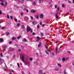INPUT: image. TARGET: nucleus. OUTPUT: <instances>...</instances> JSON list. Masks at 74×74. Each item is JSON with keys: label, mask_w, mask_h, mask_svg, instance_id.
<instances>
[{"label": "nucleus", "mask_w": 74, "mask_h": 74, "mask_svg": "<svg viewBox=\"0 0 74 74\" xmlns=\"http://www.w3.org/2000/svg\"><path fill=\"white\" fill-rule=\"evenodd\" d=\"M29 31H30L31 33H33V30L31 29L30 27L28 25H27V33L29 32Z\"/></svg>", "instance_id": "1"}, {"label": "nucleus", "mask_w": 74, "mask_h": 74, "mask_svg": "<svg viewBox=\"0 0 74 74\" xmlns=\"http://www.w3.org/2000/svg\"><path fill=\"white\" fill-rule=\"evenodd\" d=\"M24 63L25 64H26L27 66H28V67H30V63H29V61H25L24 62Z\"/></svg>", "instance_id": "2"}, {"label": "nucleus", "mask_w": 74, "mask_h": 74, "mask_svg": "<svg viewBox=\"0 0 74 74\" xmlns=\"http://www.w3.org/2000/svg\"><path fill=\"white\" fill-rule=\"evenodd\" d=\"M22 60L23 62H24V59H25V56L23 55L21 57Z\"/></svg>", "instance_id": "3"}, {"label": "nucleus", "mask_w": 74, "mask_h": 74, "mask_svg": "<svg viewBox=\"0 0 74 74\" xmlns=\"http://www.w3.org/2000/svg\"><path fill=\"white\" fill-rule=\"evenodd\" d=\"M58 14H59V12H57L55 14V15H56L55 16L56 18H58L59 17Z\"/></svg>", "instance_id": "4"}, {"label": "nucleus", "mask_w": 74, "mask_h": 74, "mask_svg": "<svg viewBox=\"0 0 74 74\" xmlns=\"http://www.w3.org/2000/svg\"><path fill=\"white\" fill-rule=\"evenodd\" d=\"M4 61V60L2 58H0V63L1 64H3V62Z\"/></svg>", "instance_id": "5"}, {"label": "nucleus", "mask_w": 74, "mask_h": 74, "mask_svg": "<svg viewBox=\"0 0 74 74\" xmlns=\"http://www.w3.org/2000/svg\"><path fill=\"white\" fill-rule=\"evenodd\" d=\"M43 17H44V14H41L40 15V18L41 19L43 18Z\"/></svg>", "instance_id": "6"}, {"label": "nucleus", "mask_w": 74, "mask_h": 74, "mask_svg": "<svg viewBox=\"0 0 74 74\" xmlns=\"http://www.w3.org/2000/svg\"><path fill=\"white\" fill-rule=\"evenodd\" d=\"M42 73L43 72H42V71L41 70H40L39 71V72H38V73L39 74H42Z\"/></svg>", "instance_id": "7"}, {"label": "nucleus", "mask_w": 74, "mask_h": 74, "mask_svg": "<svg viewBox=\"0 0 74 74\" xmlns=\"http://www.w3.org/2000/svg\"><path fill=\"white\" fill-rule=\"evenodd\" d=\"M22 41H23V42H26V41H27V40H26V38H24L22 40Z\"/></svg>", "instance_id": "8"}, {"label": "nucleus", "mask_w": 74, "mask_h": 74, "mask_svg": "<svg viewBox=\"0 0 74 74\" xmlns=\"http://www.w3.org/2000/svg\"><path fill=\"white\" fill-rule=\"evenodd\" d=\"M49 51V49H47V50H46L45 52L46 53H47V55H48L49 54V52H48V51Z\"/></svg>", "instance_id": "9"}, {"label": "nucleus", "mask_w": 74, "mask_h": 74, "mask_svg": "<svg viewBox=\"0 0 74 74\" xmlns=\"http://www.w3.org/2000/svg\"><path fill=\"white\" fill-rule=\"evenodd\" d=\"M31 13H35V12H36V11H35L34 10H31Z\"/></svg>", "instance_id": "10"}, {"label": "nucleus", "mask_w": 74, "mask_h": 74, "mask_svg": "<svg viewBox=\"0 0 74 74\" xmlns=\"http://www.w3.org/2000/svg\"><path fill=\"white\" fill-rule=\"evenodd\" d=\"M32 23L33 25H35L36 23V22L35 21H33L32 22Z\"/></svg>", "instance_id": "11"}, {"label": "nucleus", "mask_w": 74, "mask_h": 74, "mask_svg": "<svg viewBox=\"0 0 74 74\" xmlns=\"http://www.w3.org/2000/svg\"><path fill=\"white\" fill-rule=\"evenodd\" d=\"M3 41H4V39L1 38H0V42H2Z\"/></svg>", "instance_id": "12"}, {"label": "nucleus", "mask_w": 74, "mask_h": 74, "mask_svg": "<svg viewBox=\"0 0 74 74\" xmlns=\"http://www.w3.org/2000/svg\"><path fill=\"white\" fill-rule=\"evenodd\" d=\"M57 48H56V54H57V53H58V52H59V51H58V49H57Z\"/></svg>", "instance_id": "13"}, {"label": "nucleus", "mask_w": 74, "mask_h": 74, "mask_svg": "<svg viewBox=\"0 0 74 74\" xmlns=\"http://www.w3.org/2000/svg\"><path fill=\"white\" fill-rule=\"evenodd\" d=\"M14 50H15V49H13L10 50L9 51H10V52H11V51H14Z\"/></svg>", "instance_id": "14"}, {"label": "nucleus", "mask_w": 74, "mask_h": 74, "mask_svg": "<svg viewBox=\"0 0 74 74\" xmlns=\"http://www.w3.org/2000/svg\"><path fill=\"white\" fill-rule=\"evenodd\" d=\"M64 74H67V72H66V70H65L64 71Z\"/></svg>", "instance_id": "15"}, {"label": "nucleus", "mask_w": 74, "mask_h": 74, "mask_svg": "<svg viewBox=\"0 0 74 74\" xmlns=\"http://www.w3.org/2000/svg\"><path fill=\"white\" fill-rule=\"evenodd\" d=\"M36 2H33V4L34 5H36Z\"/></svg>", "instance_id": "16"}, {"label": "nucleus", "mask_w": 74, "mask_h": 74, "mask_svg": "<svg viewBox=\"0 0 74 74\" xmlns=\"http://www.w3.org/2000/svg\"><path fill=\"white\" fill-rule=\"evenodd\" d=\"M62 60L63 62H64V61H65V60H66V59H65V58H63L62 59Z\"/></svg>", "instance_id": "17"}, {"label": "nucleus", "mask_w": 74, "mask_h": 74, "mask_svg": "<svg viewBox=\"0 0 74 74\" xmlns=\"http://www.w3.org/2000/svg\"><path fill=\"white\" fill-rule=\"evenodd\" d=\"M55 69L56 71H58V70H59V68H56Z\"/></svg>", "instance_id": "18"}, {"label": "nucleus", "mask_w": 74, "mask_h": 74, "mask_svg": "<svg viewBox=\"0 0 74 74\" xmlns=\"http://www.w3.org/2000/svg\"><path fill=\"white\" fill-rule=\"evenodd\" d=\"M10 34V33L8 32H7L6 33V34L7 35V36H8V35H9Z\"/></svg>", "instance_id": "19"}, {"label": "nucleus", "mask_w": 74, "mask_h": 74, "mask_svg": "<svg viewBox=\"0 0 74 74\" xmlns=\"http://www.w3.org/2000/svg\"><path fill=\"white\" fill-rule=\"evenodd\" d=\"M21 36H19L17 38V39H19L21 38Z\"/></svg>", "instance_id": "20"}, {"label": "nucleus", "mask_w": 74, "mask_h": 74, "mask_svg": "<svg viewBox=\"0 0 74 74\" xmlns=\"http://www.w3.org/2000/svg\"><path fill=\"white\" fill-rule=\"evenodd\" d=\"M7 46H4L3 47V49H5L6 48H7Z\"/></svg>", "instance_id": "21"}, {"label": "nucleus", "mask_w": 74, "mask_h": 74, "mask_svg": "<svg viewBox=\"0 0 74 74\" xmlns=\"http://www.w3.org/2000/svg\"><path fill=\"white\" fill-rule=\"evenodd\" d=\"M3 68H4V70H5V69H7V66H6V65H5V67H3Z\"/></svg>", "instance_id": "22"}, {"label": "nucleus", "mask_w": 74, "mask_h": 74, "mask_svg": "<svg viewBox=\"0 0 74 74\" xmlns=\"http://www.w3.org/2000/svg\"><path fill=\"white\" fill-rule=\"evenodd\" d=\"M12 40H16V38L15 37H13L12 38Z\"/></svg>", "instance_id": "23"}, {"label": "nucleus", "mask_w": 74, "mask_h": 74, "mask_svg": "<svg viewBox=\"0 0 74 74\" xmlns=\"http://www.w3.org/2000/svg\"><path fill=\"white\" fill-rule=\"evenodd\" d=\"M29 59V60H30V61H32V60H33V58H30Z\"/></svg>", "instance_id": "24"}, {"label": "nucleus", "mask_w": 74, "mask_h": 74, "mask_svg": "<svg viewBox=\"0 0 74 74\" xmlns=\"http://www.w3.org/2000/svg\"><path fill=\"white\" fill-rule=\"evenodd\" d=\"M22 28L23 29H25V26L24 25H23L22 27Z\"/></svg>", "instance_id": "25"}, {"label": "nucleus", "mask_w": 74, "mask_h": 74, "mask_svg": "<svg viewBox=\"0 0 74 74\" xmlns=\"http://www.w3.org/2000/svg\"><path fill=\"white\" fill-rule=\"evenodd\" d=\"M7 18L8 19H9L10 18V16H9V15H7Z\"/></svg>", "instance_id": "26"}, {"label": "nucleus", "mask_w": 74, "mask_h": 74, "mask_svg": "<svg viewBox=\"0 0 74 74\" xmlns=\"http://www.w3.org/2000/svg\"><path fill=\"white\" fill-rule=\"evenodd\" d=\"M0 56L1 57H2V56H3V53H1L0 54Z\"/></svg>", "instance_id": "27"}, {"label": "nucleus", "mask_w": 74, "mask_h": 74, "mask_svg": "<svg viewBox=\"0 0 74 74\" xmlns=\"http://www.w3.org/2000/svg\"><path fill=\"white\" fill-rule=\"evenodd\" d=\"M62 7L63 8H64V4H62Z\"/></svg>", "instance_id": "28"}, {"label": "nucleus", "mask_w": 74, "mask_h": 74, "mask_svg": "<svg viewBox=\"0 0 74 74\" xmlns=\"http://www.w3.org/2000/svg\"><path fill=\"white\" fill-rule=\"evenodd\" d=\"M14 20L16 22H17V19L16 18H14Z\"/></svg>", "instance_id": "29"}, {"label": "nucleus", "mask_w": 74, "mask_h": 74, "mask_svg": "<svg viewBox=\"0 0 74 74\" xmlns=\"http://www.w3.org/2000/svg\"><path fill=\"white\" fill-rule=\"evenodd\" d=\"M17 26H20V24L19 23H18L17 25Z\"/></svg>", "instance_id": "30"}, {"label": "nucleus", "mask_w": 74, "mask_h": 74, "mask_svg": "<svg viewBox=\"0 0 74 74\" xmlns=\"http://www.w3.org/2000/svg\"><path fill=\"white\" fill-rule=\"evenodd\" d=\"M38 29H39L40 28V26L39 25H38L37 26Z\"/></svg>", "instance_id": "31"}, {"label": "nucleus", "mask_w": 74, "mask_h": 74, "mask_svg": "<svg viewBox=\"0 0 74 74\" xmlns=\"http://www.w3.org/2000/svg\"><path fill=\"white\" fill-rule=\"evenodd\" d=\"M36 65H38V62H36Z\"/></svg>", "instance_id": "32"}, {"label": "nucleus", "mask_w": 74, "mask_h": 74, "mask_svg": "<svg viewBox=\"0 0 74 74\" xmlns=\"http://www.w3.org/2000/svg\"><path fill=\"white\" fill-rule=\"evenodd\" d=\"M1 5H2V6L4 5V3H1Z\"/></svg>", "instance_id": "33"}, {"label": "nucleus", "mask_w": 74, "mask_h": 74, "mask_svg": "<svg viewBox=\"0 0 74 74\" xmlns=\"http://www.w3.org/2000/svg\"><path fill=\"white\" fill-rule=\"evenodd\" d=\"M10 71L11 72H12V73H14V71L12 70H10Z\"/></svg>", "instance_id": "34"}, {"label": "nucleus", "mask_w": 74, "mask_h": 74, "mask_svg": "<svg viewBox=\"0 0 74 74\" xmlns=\"http://www.w3.org/2000/svg\"><path fill=\"white\" fill-rule=\"evenodd\" d=\"M21 3H24V0H22Z\"/></svg>", "instance_id": "35"}, {"label": "nucleus", "mask_w": 74, "mask_h": 74, "mask_svg": "<svg viewBox=\"0 0 74 74\" xmlns=\"http://www.w3.org/2000/svg\"><path fill=\"white\" fill-rule=\"evenodd\" d=\"M41 46V44H39L38 45V47H40Z\"/></svg>", "instance_id": "36"}, {"label": "nucleus", "mask_w": 74, "mask_h": 74, "mask_svg": "<svg viewBox=\"0 0 74 74\" xmlns=\"http://www.w3.org/2000/svg\"><path fill=\"white\" fill-rule=\"evenodd\" d=\"M51 55H53V56H54L55 54H54V53H51Z\"/></svg>", "instance_id": "37"}, {"label": "nucleus", "mask_w": 74, "mask_h": 74, "mask_svg": "<svg viewBox=\"0 0 74 74\" xmlns=\"http://www.w3.org/2000/svg\"><path fill=\"white\" fill-rule=\"evenodd\" d=\"M5 29V27H2V29Z\"/></svg>", "instance_id": "38"}, {"label": "nucleus", "mask_w": 74, "mask_h": 74, "mask_svg": "<svg viewBox=\"0 0 74 74\" xmlns=\"http://www.w3.org/2000/svg\"><path fill=\"white\" fill-rule=\"evenodd\" d=\"M18 52H21V49H18Z\"/></svg>", "instance_id": "39"}, {"label": "nucleus", "mask_w": 74, "mask_h": 74, "mask_svg": "<svg viewBox=\"0 0 74 74\" xmlns=\"http://www.w3.org/2000/svg\"><path fill=\"white\" fill-rule=\"evenodd\" d=\"M21 16H23V13H21Z\"/></svg>", "instance_id": "40"}, {"label": "nucleus", "mask_w": 74, "mask_h": 74, "mask_svg": "<svg viewBox=\"0 0 74 74\" xmlns=\"http://www.w3.org/2000/svg\"><path fill=\"white\" fill-rule=\"evenodd\" d=\"M21 73L23 74H25V73H24V71H22Z\"/></svg>", "instance_id": "41"}, {"label": "nucleus", "mask_w": 74, "mask_h": 74, "mask_svg": "<svg viewBox=\"0 0 74 74\" xmlns=\"http://www.w3.org/2000/svg\"><path fill=\"white\" fill-rule=\"evenodd\" d=\"M24 19L25 20H27V18L26 17H25L24 18Z\"/></svg>", "instance_id": "42"}, {"label": "nucleus", "mask_w": 74, "mask_h": 74, "mask_svg": "<svg viewBox=\"0 0 74 74\" xmlns=\"http://www.w3.org/2000/svg\"><path fill=\"white\" fill-rule=\"evenodd\" d=\"M7 3H5V5L4 6H5H5H6V5H7Z\"/></svg>", "instance_id": "43"}, {"label": "nucleus", "mask_w": 74, "mask_h": 74, "mask_svg": "<svg viewBox=\"0 0 74 74\" xmlns=\"http://www.w3.org/2000/svg\"><path fill=\"white\" fill-rule=\"evenodd\" d=\"M15 55L13 56V59H14L15 58Z\"/></svg>", "instance_id": "44"}, {"label": "nucleus", "mask_w": 74, "mask_h": 74, "mask_svg": "<svg viewBox=\"0 0 74 74\" xmlns=\"http://www.w3.org/2000/svg\"><path fill=\"white\" fill-rule=\"evenodd\" d=\"M26 11L27 12H29V10H28V9H26Z\"/></svg>", "instance_id": "45"}, {"label": "nucleus", "mask_w": 74, "mask_h": 74, "mask_svg": "<svg viewBox=\"0 0 74 74\" xmlns=\"http://www.w3.org/2000/svg\"><path fill=\"white\" fill-rule=\"evenodd\" d=\"M17 66L18 67H20V66H19V63H17Z\"/></svg>", "instance_id": "46"}, {"label": "nucleus", "mask_w": 74, "mask_h": 74, "mask_svg": "<svg viewBox=\"0 0 74 74\" xmlns=\"http://www.w3.org/2000/svg\"><path fill=\"white\" fill-rule=\"evenodd\" d=\"M36 18L38 19V16L37 15H36Z\"/></svg>", "instance_id": "47"}, {"label": "nucleus", "mask_w": 74, "mask_h": 74, "mask_svg": "<svg viewBox=\"0 0 74 74\" xmlns=\"http://www.w3.org/2000/svg\"><path fill=\"white\" fill-rule=\"evenodd\" d=\"M58 65L60 66V67H61V65L60 64H58Z\"/></svg>", "instance_id": "48"}, {"label": "nucleus", "mask_w": 74, "mask_h": 74, "mask_svg": "<svg viewBox=\"0 0 74 74\" xmlns=\"http://www.w3.org/2000/svg\"><path fill=\"white\" fill-rule=\"evenodd\" d=\"M32 35H33V36H34V34H35V33H32Z\"/></svg>", "instance_id": "49"}, {"label": "nucleus", "mask_w": 74, "mask_h": 74, "mask_svg": "<svg viewBox=\"0 0 74 74\" xmlns=\"http://www.w3.org/2000/svg\"><path fill=\"white\" fill-rule=\"evenodd\" d=\"M68 2H69V3H71V1H69Z\"/></svg>", "instance_id": "50"}, {"label": "nucleus", "mask_w": 74, "mask_h": 74, "mask_svg": "<svg viewBox=\"0 0 74 74\" xmlns=\"http://www.w3.org/2000/svg\"><path fill=\"white\" fill-rule=\"evenodd\" d=\"M10 17L11 19H12V16H10Z\"/></svg>", "instance_id": "51"}, {"label": "nucleus", "mask_w": 74, "mask_h": 74, "mask_svg": "<svg viewBox=\"0 0 74 74\" xmlns=\"http://www.w3.org/2000/svg\"><path fill=\"white\" fill-rule=\"evenodd\" d=\"M31 19H32V20L33 19V17L32 16H31Z\"/></svg>", "instance_id": "52"}, {"label": "nucleus", "mask_w": 74, "mask_h": 74, "mask_svg": "<svg viewBox=\"0 0 74 74\" xmlns=\"http://www.w3.org/2000/svg\"><path fill=\"white\" fill-rule=\"evenodd\" d=\"M12 41H10V42H9V44H11L12 43Z\"/></svg>", "instance_id": "53"}, {"label": "nucleus", "mask_w": 74, "mask_h": 74, "mask_svg": "<svg viewBox=\"0 0 74 74\" xmlns=\"http://www.w3.org/2000/svg\"><path fill=\"white\" fill-rule=\"evenodd\" d=\"M4 1V0H0V1H1L2 2H3V1Z\"/></svg>", "instance_id": "54"}, {"label": "nucleus", "mask_w": 74, "mask_h": 74, "mask_svg": "<svg viewBox=\"0 0 74 74\" xmlns=\"http://www.w3.org/2000/svg\"><path fill=\"white\" fill-rule=\"evenodd\" d=\"M45 48L47 49H47H48V47L47 46V47H46Z\"/></svg>", "instance_id": "55"}, {"label": "nucleus", "mask_w": 74, "mask_h": 74, "mask_svg": "<svg viewBox=\"0 0 74 74\" xmlns=\"http://www.w3.org/2000/svg\"><path fill=\"white\" fill-rule=\"evenodd\" d=\"M57 5H56L55 6V8H57Z\"/></svg>", "instance_id": "56"}, {"label": "nucleus", "mask_w": 74, "mask_h": 74, "mask_svg": "<svg viewBox=\"0 0 74 74\" xmlns=\"http://www.w3.org/2000/svg\"><path fill=\"white\" fill-rule=\"evenodd\" d=\"M72 65H73V66H74V62H72Z\"/></svg>", "instance_id": "57"}, {"label": "nucleus", "mask_w": 74, "mask_h": 74, "mask_svg": "<svg viewBox=\"0 0 74 74\" xmlns=\"http://www.w3.org/2000/svg\"><path fill=\"white\" fill-rule=\"evenodd\" d=\"M26 9L25 8L24 9V11H26Z\"/></svg>", "instance_id": "58"}, {"label": "nucleus", "mask_w": 74, "mask_h": 74, "mask_svg": "<svg viewBox=\"0 0 74 74\" xmlns=\"http://www.w3.org/2000/svg\"><path fill=\"white\" fill-rule=\"evenodd\" d=\"M40 34H41L42 35H43V33H42L40 32Z\"/></svg>", "instance_id": "59"}, {"label": "nucleus", "mask_w": 74, "mask_h": 74, "mask_svg": "<svg viewBox=\"0 0 74 74\" xmlns=\"http://www.w3.org/2000/svg\"><path fill=\"white\" fill-rule=\"evenodd\" d=\"M44 26H45V25L43 24V25H42V27H44Z\"/></svg>", "instance_id": "60"}, {"label": "nucleus", "mask_w": 74, "mask_h": 74, "mask_svg": "<svg viewBox=\"0 0 74 74\" xmlns=\"http://www.w3.org/2000/svg\"><path fill=\"white\" fill-rule=\"evenodd\" d=\"M37 39H40V38H39V37H37Z\"/></svg>", "instance_id": "61"}, {"label": "nucleus", "mask_w": 74, "mask_h": 74, "mask_svg": "<svg viewBox=\"0 0 74 74\" xmlns=\"http://www.w3.org/2000/svg\"><path fill=\"white\" fill-rule=\"evenodd\" d=\"M36 55H37V56H38V53H37Z\"/></svg>", "instance_id": "62"}, {"label": "nucleus", "mask_w": 74, "mask_h": 74, "mask_svg": "<svg viewBox=\"0 0 74 74\" xmlns=\"http://www.w3.org/2000/svg\"><path fill=\"white\" fill-rule=\"evenodd\" d=\"M5 50V49H3V51H4Z\"/></svg>", "instance_id": "63"}, {"label": "nucleus", "mask_w": 74, "mask_h": 74, "mask_svg": "<svg viewBox=\"0 0 74 74\" xmlns=\"http://www.w3.org/2000/svg\"><path fill=\"white\" fill-rule=\"evenodd\" d=\"M73 3H74V0H73Z\"/></svg>", "instance_id": "64"}]
</instances>
